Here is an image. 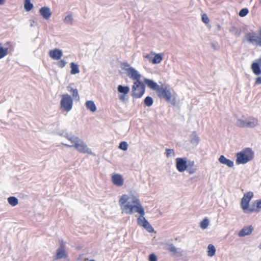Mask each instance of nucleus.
I'll use <instances>...</instances> for the list:
<instances>
[{
    "label": "nucleus",
    "mask_w": 261,
    "mask_h": 261,
    "mask_svg": "<svg viewBox=\"0 0 261 261\" xmlns=\"http://www.w3.org/2000/svg\"><path fill=\"white\" fill-rule=\"evenodd\" d=\"M39 13L40 15L46 20L48 19L51 16L50 9L47 7H43L40 8Z\"/></svg>",
    "instance_id": "obj_15"
},
{
    "label": "nucleus",
    "mask_w": 261,
    "mask_h": 261,
    "mask_svg": "<svg viewBox=\"0 0 261 261\" xmlns=\"http://www.w3.org/2000/svg\"><path fill=\"white\" fill-rule=\"evenodd\" d=\"M229 31L231 33L237 36H239L241 34V31L235 26H232L229 29Z\"/></svg>",
    "instance_id": "obj_35"
},
{
    "label": "nucleus",
    "mask_w": 261,
    "mask_h": 261,
    "mask_svg": "<svg viewBox=\"0 0 261 261\" xmlns=\"http://www.w3.org/2000/svg\"><path fill=\"white\" fill-rule=\"evenodd\" d=\"M121 68L126 71V74L130 79L135 81L133 84V89H135V86L137 87L140 84L141 75L137 70L131 67L127 63H122Z\"/></svg>",
    "instance_id": "obj_3"
},
{
    "label": "nucleus",
    "mask_w": 261,
    "mask_h": 261,
    "mask_svg": "<svg viewBox=\"0 0 261 261\" xmlns=\"http://www.w3.org/2000/svg\"><path fill=\"white\" fill-rule=\"evenodd\" d=\"M8 201L9 203L13 206H16L18 203V199L14 196L9 197L8 198Z\"/></svg>",
    "instance_id": "obj_29"
},
{
    "label": "nucleus",
    "mask_w": 261,
    "mask_h": 261,
    "mask_svg": "<svg viewBox=\"0 0 261 261\" xmlns=\"http://www.w3.org/2000/svg\"><path fill=\"white\" fill-rule=\"evenodd\" d=\"M85 106L87 109L92 112H95L96 111V106L92 100L87 101L85 103Z\"/></svg>",
    "instance_id": "obj_22"
},
{
    "label": "nucleus",
    "mask_w": 261,
    "mask_h": 261,
    "mask_svg": "<svg viewBox=\"0 0 261 261\" xmlns=\"http://www.w3.org/2000/svg\"><path fill=\"white\" fill-rule=\"evenodd\" d=\"M246 38L249 43L261 47V29L258 32V34L254 32L247 33Z\"/></svg>",
    "instance_id": "obj_9"
},
{
    "label": "nucleus",
    "mask_w": 261,
    "mask_h": 261,
    "mask_svg": "<svg viewBox=\"0 0 261 261\" xmlns=\"http://www.w3.org/2000/svg\"><path fill=\"white\" fill-rule=\"evenodd\" d=\"M189 163H191L190 164L191 167H194V161L190 162Z\"/></svg>",
    "instance_id": "obj_48"
},
{
    "label": "nucleus",
    "mask_w": 261,
    "mask_h": 261,
    "mask_svg": "<svg viewBox=\"0 0 261 261\" xmlns=\"http://www.w3.org/2000/svg\"><path fill=\"white\" fill-rule=\"evenodd\" d=\"M236 156V163L237 164H245L253 159L254 152L251 149L246 148L237 153Z\"/></svg>",
    "instance_id": "obj_4"
},
{
    "label": "nucleus",
    "mask_w": 261,
    "mask_h": 261,
    "mask_svg": "<svg viewBox=\"0 0 261 261\" xmlns=\"http://www.w3.org/2000/svg\"><path fill=\"white\" fill-rule=\"evenodd\" d=\"M165 249L171 253L173 255L179 253L178 249L177 248L172 244H167L165 247Z\"/></svg>",
    "instance_id": "obj_20"
},
{
    "label": "nucleus",
    "mask_w": 261,
    "mask_h": 261,
    "mask_svg": "<svg viewBox=\"0 0 261 261\" xmlns=\"http://www.w3.org/2000/svg\"><path fill=\"white\" fill-rule=\"evenodd\" d=\"M259 249H261V243L260 244V245H259Z\"/></svg>",
    "instance_id": "obj_49"
},
{
    "label": "nucleus",
    "mask_w": 261,
    "mask_h": 261,
    "mask_svg": "<svg viewBox=\"0 0 261 261\" xmlns=\"http://www.w3.org/2000/svg\"><path fill=\"white\" fill-rule=\"evenodd\" d=\"M49 56L53 59L58 60L63 56V53L61 49L55 48L49 51Z\"/></svg>",
    "instance_id": "obj_14"
},
{
    "label": "nucleus",
    "mask_w": 261,
    "mask_h": 261,
    "mask_svg": "<svg viewBox=\"0 0 261 261\" xmlns=\"http://www.w3.org/2000/svg\"><path fill=\"white\" fill-rule=\"evenodd\" d=\"M89 261H95L94 260H90Z\"/></svg>",
    "instance_id": "obj_51"
},
{
    "label": "nucleus",
    "mask_w": 261,
    "mask_h": 261,
    "mask_svg": "<svg viewBox=\"0 0 261 261\" xmlns=\"http://www.w3.org/2000/svg\"><path fill=\"white\" fill-rule=\"evenodd\" d=\"M251 69L255 75L258 76L261 74V58L256 59L252 62ZM255 84H261V76H258L255 79Z\"/></svg>",
    "instance_id": "obj_8"
},
{
    "label": "nucleus",
    "mask_w": 261,
    "mask_h": 261,
    "mask_svg": "<svg viewBox=\"0 0 261 261\" xmlns=\"http://www.w3.org/2000/svg\"><path fill=\"white\" fill-rule=\"evenodd\" d=\"M118 91L123 94H127L129 92V88L127 86L119 85L117 87Z\"/></svg>",
    "instance_id": "obj_23"
},
{
    "label": "nucleus",
    "mask_w": 261,
    "mask_h": 261,
    "mask_svg": "<svg viewBox=\"0 0 261 261\" xmlns=\"http://www.w3.org/2000/svg\"><path fill=\"white\" fill-rule=\"evenodd\" d=\"M144 58H146L149 62L151 63V60L152 59V55L149 54H146L144 56Z\"/></svg>",
    "instance_id": "obj_44"
},
{
    "label": "nucleus",
    "mask_w": 261,
    "mask_h": 261,
    "mask_svg": "<svg viewBox=\"0 0 261 261\" xmlns=\"http://www.w3.org/2000/svg\"><path fill=\"white\" fill-rule=\"evenodd\" d=\"M119 203L122 213L128 215H131L134 212L139 213L140 216L137 219L138 224L143 227L148 232H153V228L144 217V210L137 196L124 194L120 198Z\"/></svg>",
    "instance_id": "obj_1"
},
{
    "label": "nucleus",
    "mask_w": 261,
    "mask_h": 261,
    "mask_svg": "<svg viewBox=\"0 0 261 261\" xmlns=\"http://www.w3.org/2000/svg\"><path fill=\"white\" fill-rule=\"evenodd\" d=\"M73 19L72 15L69 14L65 17L64 20L66 24L71 25L72 24Z\"/></svg>",
    "instance_id": "obj_34"
},
{
    "label": "nucleus",
    "mask_w": 261,
    "mask_h": 261,
    "mask_svg": "<svg viewBox=\"0 0 261 261\" xmlns=\"http://www.w3.org/2000/svg\"><path fill=\"white\" fill-rule=\"evenodd\" d=\"M112 181L113 184L117 186L121 187L124 184V179L121 175L117 173H114L112 175Z\"/></svg>",
    "instance_id": "obj_13"
},
{
    "label": "nucleus",
    "mask_w": 261,
    "mask_h": 261,
    "mask_svg": "<svg viewBox=\"0 0 261 261\" xmlns=\"http://www.w3.org/2000/svg\"><path fill=\"white\" fill-rule=\"evenodd\" d=\"M199 137L197 135L195 132H193L191 135V143L197 145L199 142Z\"/></svg>",
    "instance_id": "obj_27"
},
{
    "label": "nucleus",
    "mask_w": 261,
    "mask_h": 261,
    "mask_svg": "<svg viewBox=\"0 0 261 261\" xmlns=\"http://www.w3.org/2000/svg\"><path fill=\"white\" fill-rule=\"evenodd\" d=\"M153 99L150 96H147L144 100V103L147 107H150L153 104Z\"/></svg>",
    "instance_id": "obj_32"
},
{
    "label": "nucleus",
    "mask_w": 261,
    "mask_h": 261,
    "mask_svg": "<svg viewBox=\"0 0 261 261\" xmlns=\"http://www.w3.org/2000/svg\"><path fill=\"white\" fill-rule=\"evenodd\" d=\"M119 148L124 151H125L128 148V145L127 142L125 141L121 142L119 144Z\"/></svg>",
    "instance_id": "obj_36"
},
{
    "label": "nucleus",
    "mask_w": 261,
    "mask_h": 261,
    "mask_svg": "<svg viewBox=\"0 0 261 261\" xmlns=\"http://www.w3.org/2000/svg\"><path fill=\"white\" fill-rule=\"evenodd\" d=\"M144 81L145 83L152 90H155L156 92L158 91L159 88L161 87L155 82L152 80L147 79L144 78Z\"/></svg>",
    "instance_id": "obj_16"
},
{
    "label": "nucleus",
    "mask_w": 261,
    "mask_h": 261,
    "mask_svg": "<svg viewBox=\"0 0 261 261\" xmlns=\"http://www.w3.org/2000/svg\"><path fill=\"white\" fill-rule=\"evenodd\" d=\"M5 2L6 0H0V6L4 5Z\"/></svg>",
    "instance_id": "obj_47"
},
{
    "label": "nucleus",
    "mask_w": 261,
    "mask_h": 261,
    "mask_svg": "<svg viewBox=\"0 0 261 261\" xmlns=\"http://www.w3.org/2000/svg\"><path fill=\"white\" fill-rule=\"evenodd\" d=\"M190 164L191 163L188 164V167L186 170L189 174H192L196 172V169L194 167H191Z\"/></svg>",
    "instance_id": "obj_37"
},
{
    "label": "nucleus",
    "mask_w": 261,
    "mask_h": 261,
    "mask_svg": "<svg viewBox=\"0 0 261 261\" xmlns=\"http://www.w3.org/2000/svg\"><path fill=\"white\" fill-rule=\"evenodd\" d=\"M8 54V48H4L0 43V59L4 58Z\"/></svg>",
    "instance_id": "obj_31"
},
{
    "label": "nucleus",
    "mask_w": 261,
    "mask_h": 261,
    "mask_svg": "<svg viewBox=\"0 0 261 261\" xmlns=\"http://www.w3.org/2000/svg\"><path fill=\"white\" fill-rule=\"evenodd\" d=\"M24 7L25 10L29 12L33 8V4L31 3V0H24Z\"/></svg>",
    "instance_id": "obj_30"
},
{
    "label": "nucleus",
    "mask_w": 261,
    "mask_h": 261,
    "mask_svg": "<svg viewBox=\"0 0 261 261\" xmlns=\"http://www.w3.org/2000/svg\"><path fill=\"white\" fill-rule=\"evenodd\" d=\"M65 243L62 241L60 244V247L56 250V253L54 256V258L55 260H58L62 258H66L68 257V254L65 250Z\"/></svg>",
    "instance_id": "obj_11"
},
{
    "label": "nucleus",
    "mask_w": 261,
    "mask_h": 261,
    "mask_svg": "<svg viewBox=\"0 0 261 261\" xmlns=\"http://www.w3.org/2000/svg\"><path fill=\"white\" fill-rule=\"evenodd\" d=\"M253 230V228L252 226L244 227L240 231L238 235L240 237H243L245 236L250 235L251 234Z\"/></svg>",
    "instance_id": "obj_17"
},
{
    "label": "nucleus",
    "mask_w": 261,
    "mask_h": 261,
    "mask_svg": "<svg viewBox=\"0 0 261 261\" xmlns=\"http://www.w3.org/2000/svg\"><path fill=\"white\" fill-rule=\"evenodd\" d=\"M158 96L161 98L165 99L167 102H170L172 105L176 104V100L174 96L167 87L161 86L157 91Z\"/></svg>",
    "instance_id": "obj_6"
},
{
    "label": "nucleus",
    "mask_w": 261,
    "mask_h": 261,
    "mask_svg": "<svg viewBox=\"0 0 261 261\" xmlns=\"http://www.w3.org/2000/svg\"><path fill=\"white\" fill-rule=\"evenodd\" d=\"M248 12V10L247 8H244L240 11L239 14L241 17H244L247 15Z\"/></svg>",
    "instance_id": "obj_38"
},
{
    "label": "nucleus",
    "mask_w": 261,
    "mask_h": 261,
    "mask_svg": "<svg viewBox=\"0 0 261 261\" xmlns=\"http://www.w3.org/2000/svg\"><path fill=\"white\" fill-rule=\"evenodd\" d=\"M68 90L71 93L73 98L76 101L80 100V95L79 94L78 90L76 89H74L70 86L67 87Z\"/></svg>",
    "instance_id": "obj_21"
},
{
    "label": "nucleus",
    "mask_w": 261,
    "mask_h": 261,
    "mask_svg": "<svg viewBox=\"0 0 261 261\" xmlns=\"http://www.w3.org/2000/svg\"><path fill=\"white\" fill-rule=\"evenodd\" d=\"M58 134L60 135V136H64L65 137V135H66V134L65 133V131L62 130H60Z\"/></svg>",
    "instance_id": "obj_46"
},
{
    "label": "nucleus",
    "mask_w": 261,
    "mask_h": 261,
    "mask_svg": "<svg viewBox=\"0 0 261 261\" xmlns=\"http://www.w3.org/2000/svg\"><path fill=\"white\" fill-rule=\"evenodd\" d=\"M207 255L209 256H213L216 253V249L213 244H209L207 247Z\"/></svg>",
    "instance_id": "obj_26"
},
{
    "label": "nucleus",
    "mask_w": 261,
    "mask_h": 261,
    "mask_svg": "<svg viewBox=\"0 0 261 261\" xmlns=\"http://www.w3.org/2000/svg\"><path fill=\"white\" fill-rule=\"evenodd\" d=\"M208 224L209 220L207 218H205L200 222V226L202 229H205L208 227Z\"/></svg>",
    "instance_id": "obj_33"
},
{
    "label": "nucleus",
    "mask_w": 261,
    "mask_h": 261,
    "mask_svg": "<svg viewBox=\"0 0 261 261\" xmlns=\"http://www.w3.org/2000/svg\"><path fill=\"white\" fill-rule=\"evenodd\" d=\"M162 60L163 58L161 54H155L151 60V63L154 64H159Z\"/></svg>",
    "instance_id": "obj_28"
},
{
    "label": "nucleus",
    "mask_w": 261,
    "mask_h": 261,
    "mask_svg": "<svg viewBox=\"0 0 261 261\" xmlns=\"http://www.w3.org/2000/svg\"><path fill=\"white\" fill-rule=\"evenodd\" d=\"M66 64V62L64 60H60L58 63L57 65L60 68H63L65 66Z\"/></svg>",
    "instance_id": "obj_41"
},
{
    "label": "nucleus",
    "mask_w": 261,
    "mask_h": 261,
    "mask_svg": "<svg viewBox=\"0 0 261 261\" xmlns=\"http://www.w3.org/2000/svg\"><path fill=\"white\" fill-rule=\"evenodd\" d=\"M60 101L61 109L65 112H68L71 110L73 105V99L68 94H63Z\"/></svg>",
    "instance_id": "obj_7"
},
{
    "label": "nucleus",
    "mask_w": 261,
    "mask_h": 261,
    "mask_svg": "<svg viewBox=\"0 0 261 261\" xmlns=\"http://www.w3.org/2000/svg\"><path fill=\"white\" fill-rule=\"evenodd\" d=\"M202 21L205 24H208L210 22V19L206 14L202 15Z\"/></svg>",
    "instance_id": "obj_39"
},
{
    "label": "nucleus",
    "mask_w": 261,
    "mask_h": 261,
    "mask_svg": "<svg viewBox=\"0 0 261 261\" xmlns=\"http://www.w3.org/2000/svg\"><path fill=\"white\" fill-rule=\"evenodd\" d=\"M71 71L70 73L71 74H76L80 72V69L79 65L77 64L72 62L70 63Z\"/></svg>",
    "instance_id": "obj_24"
},
{
    "label": "nucleus",
    "mask_w": 261,
    "mask_h": 261,
    "mask_svg": "<svg viewBox=\"0 0 261 261\" xmlns=\"http://www.w3.org/2000/svg\"><path fill=\"white\" fill-rule=\"evenodd\" d=\"M247 118L246 119H239L237 120L236 123V125L242 128H247Z\"/></svg>",
    "instance_id": "obj_25"
},
{
    "label": "nucleus",
    "mask_w": 261,
    "mask_h": 261,
    "mask_svg": "<svg viewBox=\"0 0 261 261\" xmlns=\"http://www.w3.org/2000/svg\"><path fill=\"white\" fill-rule=\"evenodd\" d=\"M131 95L133 98H139L142 97L145 91V86L144 83L140 81V84L138 86H135V89L132 86Z\"/></svg>",
    "instance_id": "obj_10"
},
{
    "label": "nucleus",
    "mask_w": 261,
    "mask_h": 261,
    "mask_svg": "<svg viewBox=\"0 0 261 261\" xmlns=\"http://www.w3.org/2000/svg\"><path fill=\"white\" fill-rule=\"evenodd\" d=\"M149 261H156L157 260L156 256L153 253L151 254L149 256Z\"/></svg>",
    "instance_id": "obj_42"
},
{
    "label": "nucleus",
    "mask_w": 261,
    "mask_h": 261,
    "mask_svg": "<svg viewBox=\"0 0 261 261\" xmlns=\"http://www.w3.org/2000/svg\"><path fill=\"white\" fill-rule=\"evenodd\" d=\"M126 94H123L120 95L119 96V99L123 102L125 101V98H126Z\"/></svg>",
    "instance_id": "obj_45"
},
{
    "label": "nucleus",
    "mask_w": 261,
    "mask_h": 261,
    "mask_svg": "<svg viewBox=\"0 0 261 261\" xmlns=\"http://www.w3.org/2000/svg\"><path fill=\"white\" fill-rule=\"evenodd\" d=\"M65 138L70 142L71 144L63 143V145L69 147H74L77 151L83 153L92 154L91 150L88 148L87 145L76 136L71 134H66Z\"/></svg>",
    "instance_id": "obj_2"
},
{
    "label": "nucleus",
    "mask_w": 261,
    "mask_h": 261,
    "mask_svg": "<svg viewBox=\"0 0 261 261\" xmlns=\"http://www.w3.org/2000/svg\"><path fill=\"white\" fill-rule=\"evenodd\" d=\"M219 161L222 164L226 165L228 167L231 168L233 166V162L226 159L224 155H221L219 158Z\"/></svg>",
    "instance_id": "obj_19"
},
{
    "label": "nucleus",
    "mask_w": 261,
    "mask_h": 261,
    "mask_svg": "<svg viewBox=\"0 0 261 261\" xmlns=\"http://www.w3.org/2000/svg\"><path fill=\"white\" fill-rule=\"evenodd\" d=\"M247 128H254L258 124L257 119L254 117H249L247 118Z\"/></svg>",
    "instance_id": "obj_18"
},
{
    "label": "nucleus",
    "mask_w": 261,
    "mask_h": 261,
    "mask_svg": "<svg viewBox=\"0 0 261 261\" xmlns=\"http://www.w3.org/2000/svg\"><path fill=\"white\" fill-rule=\"evenodd\" d=\"M176 167L180 172L185 171L187 167L188 164L186 158H178L176 159Z\"/></svg>",
    "instance_id": "obj_12"
},
{
    "label": "nucleus",
    "mask_w": 261,
    "mask_h": 261,
    "mask_svg": "<svg viewBox=\"0 0 261 261\" xmlns=\"http://www.w3.org/2000/svg\"><path fill=\"white\" fill-rule=\"evenodd\" d=\"M253 204L255 205L256 204V206L257 208H261V199L256 200Z\"/></svg>",
    "instance_id": "obj_43"
},
{
    "label": "nucleus",
    "mask_w": 261,
    "mask_h": 261,
    "mask_svg": "<svg viewBox=\"0 0 261 261\" xmlns=\"http://www.w3.org/2000/svg\"><path fill=\"white\" fill-rule=\"evenodd\" d=\"M166 156L168 158L174 155V151L173 149L167 148L166 149Z\"/></svg>",
    "instance_id": "obj_40"
},
{
    "label": "nucleus",
    "mask_w": 261,
    "mask_h": 261,
    "mask_svg": "<svg viewBox=\"0 0 261 261\" xmlns=\"http://www.w3.org/2000/svg\"><path fill=\"white\" fill-rule=\"evenodd\" d=\"M253 194L252 192H248L244 195L241 199V206L245 213H252L254 211L258 212L255 208V205L252 204L250 207H248L249 202L253 197Z\"/></svg>",
    "instance_id": "obj_5"
},
{
    "label": "nucleus",
    "mask_w": 261,
    "mask_h": 261,
    "mask_svg": "<svg viewBox=\"0 0 261 261\" xmlns=\"http://www.w3.org/2000/svg\"><path fill=\"white\" fill-rule=\"evenodd\" d=\"M212 46L214 48L215 47V46L213 44H212Z\"/></svg>",
    "instance_id": "obj_50"
}]
</instances>
